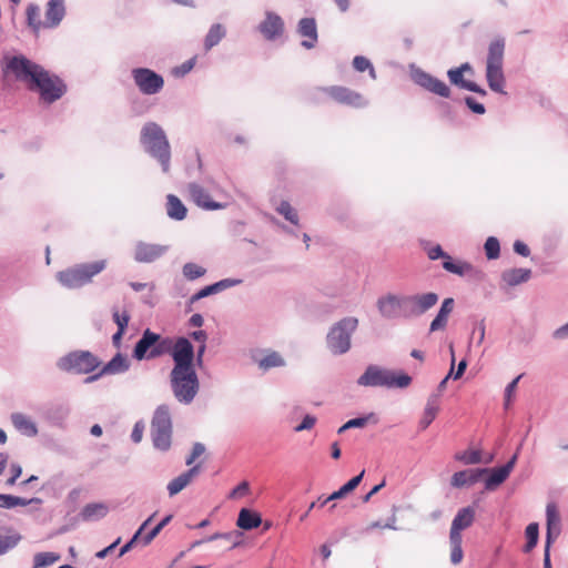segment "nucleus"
Masks as SVG:
<instances>
[{"label": "nucleus", "mask_w": 568, "mask_h": 568, "mask_svg": "<svg viewBox=\"0 0 568 568\" xmlns=\"http://www.w3.org/2000/svg\"><path fill=\"white\" fill-rule=\"evenodd\" d=\"M3 72L11 73L30 91L38 92L45 103L55 102L67 92V85L58 75L50 74L42 65L22 54L6 58Z\"/></svg>", "instance_id": "1"}, {"label": "nucleus", "mask_w": 568, "mask_h": 568, "mask_svg": "<svg viewBox=\"0 0 568 568\" xmlns=\"http://www.w3.org/2000/svg\"><path fill=\"white\" fill-rule=\"evenodd\" d=\"M144 151L155 159L164 173L170 171L171 146L164 130L155 122H146L140 133Z\"/></svg>", "instance_id": "2"}, {"label": "nucleus", "mask_w": 568, "mask_h": 568, "mask_svg": "<svg viewBox=\"0 0 568 568\" xmlns=\"http://www.w3.org/2000/svg\"><path fill=\"white\" fill-rule=\"evenodd\" d=\"M358 323L357 317L346 316L329 327L325 342L332 355L341 356L352 348V336L357 331Z\"/></svg>", "instance_id": "3"}, {"label": "nucleus", "mask_w": 568, "mask_h": 568, "mask_svg": "<svg viewBox=\"0 0 568 568\" xmlns=\"http://www.w3.org/2000/svg\"><path fill=\"white\" fill-rule=\"evenodd\" d=\"M410 383L412 377L408 374L377 365H368L357 379L359 386L366 387L406 388Z\"/></svg>", "instance_id": "4"}, {"label": "nucleus", "mask_w": 568, "mask_h": 568, "mask_svg": "<svg viewBox=\"0 0 568 568\" xmlns=\"http://www.w3.org/2000/svg\"><path fill=\"white\" fill-rule=\"evenodd\" d=\"M505 53V39L498 37L488 45L486 60V80L491 91L506 94V79L503 71Z\"/></svg>", "instance_id": "5"}, {"label": "nucleus", "mask_w": 568, "mask_h": 568, "mask_svg": "<svg viewBox=\"0 0 568 568\" xmlns=\"http://www.w3.org/2000/svg\"><path fill=\"white\" fill-rule=\"evenodd\" d=\"M174 342L171 337H162L150 328L143 331L140 339L135 343L132 357L136 361L154 359L173 349Z\"/></svg>", "instance_id": "6"}, {"label": "nucleus", "mask_w": 568, "mask_h": 568, "mask_svg": "<svg viewBox=\"0 0 568 568\" xmlns=\"http://www.w3.org/2000/svg\"><path fill=\"white\" fill-rule=\"evenodd\" d=\"M170 386L174 398L183 405H190L200 390V381L195 368L171 369Z\"/></svg>", "instance_id": "7"}, {"label": "nucleus", "mask_w": 568, "mask_h": 568, "mask_svg": "<svg viewBox=\"0 0 568 568\" xmlns=\"http://www.w3.org/2000/svg\"><path fill=\"white\" fill-rule=\"evenodd\" d=\"M172 417L169 405H159L151 419V438L153 447L160 452H168L172 445Z\"/></svg>", "instance_id": "8"}, {"label": "nucleus", "mask_w": 568, "mask_h": 568, "mask_svg": "<svg viewBox=\"0 0 568 568\" xmlns=\"http://www.w3.org/2000/svg\"><path fill=\"white\" fill-rule=\"evenodd\" d=\"M106 266L105 260L77 264L57 274L59 283L67 288H79L89 284Z\"/></svg>", "instance_id": "9"}, {"label": "nucleus", "mask_w": 568, "mask_h": 568, "mask_svg": "<svg viewBox=\"0 0 568 568\" xmlns=\"http://www.w3.org/2000/svg\"><path fill=\"white\" fill-rule=\"evenodd\" d=\"M420 245L424 251L427 253V256L432 261H436L438 258H443V268L449 273L459 275V276H469L474 280L481 281L485 274L475 268L468 262H455L453 258L444 252L439 244L430 245V242L426 240H420Z\"/></svg>", "instance_id": "10"}, {"label": "nucleus", "mask_w": 568, "mask_h": 568, "mask_svg": "<svg viewBox=\"0 0 568 568\" xmlns=\"http://www.w3.org/2000/svg\"><path fill=\"white\" fill-rule=\"evenodd\" d=\"M521 446L523 443H520L516 453L506 464L493 468H478V479L479 483L484 484V489L486 491H494L508 478L516 465Z\"/></svg>", "instance_id": "11"}, {"label": "nucleus", "mask_w": 568, "mask_h": 568, "mask_svg": "<svg viewBox=\"0 0 568 568\" xmlns=\"http://www.w3.org/2000/svg\"><path fill=\"white\" fill-rule=\"evenodd\" d=\"M100 364L99 358L89 351L71 352L58 362V366L62 371L77 374H89L99 367Z\"/></svg>", "instance_id": "12"}, {"label": "nucleus", "mask_w": 568, "mask_h": 568, "mask_svg": "<svg viewBox=\"0 0 568 568\" xmlns=\"http://www.w3.org/2000/svg\"><path fill=\"white\" fill-rule=\"evenodd\" d=\"M132 78L140 92L145 95L159 93L164 87L163 77L148 68H135Z\"/></svg>", "instance_id": "13"}, {"label": "nucleus", "mask_w": 568, "mask_h": 568, "mask_svg": "<svg viewBox=\"0 0 568 568\" xmlns=\"http://www.w3.org/2000/svg\"><path fill=\"white\" fill-rule=\"evenodd\" d=\"M376 306L385 320L407 318L405 295L388 293L377 300Z\"/></svg>", "instance_id": "14"}, {"label": "nucleus", "mask_w": 568, "mask_h": 568, "mask_svg": "<svg viewBox=\"0 0 568 568\" xmlns=\"http://www.w3.org/2000/svg\"><path fill=\"white\" fill-rule=\"evenodd\" d=\"M407 318L419 317L439 301V295L435 292L417 293L405 295Z\"/></svg>", "instance_id": "15"}, {"label": "nucleus", "mask_w": 568, "mask_h": 568, "mask_svg": "<svg viewBox=\"0 0 568 568\" xmlns=\"http://www.w3.org/2000/svg\"><path fill=\"white\" fill-rule=\"evenodd\" d=\"M173 359L172 369H187L194 367L195 349L189 338L181 336L174 342L171 352Z\"/></svg>", "instance_id": "16"}, {"label": "nucleus", "mask_w": 568, "mask_h": 568, "mask_svg": "<svg viewBox=\"0 0 568 568\" xmlns=\"http://www.w3.org/2000/svg\"><path fill=\"white\" fill-rule=\"evenodd\" d=\"M412 78L417 85L425 89L426 91L432 92L442 98H450L452 91L449 87L444 81L432 75L430 73L422 69H416L412 73Z\"/></svg>", "instance_id": "17"}, {"label": "nucleus", "mask_w": 568, "mask_h": 568, "mask_svg": "<svg viewBox=\"0 0 568 568\" xmlns=\"http://www.w3.org/2000/svg\"><path fill=\"white\" fill-rule=\"evenodd\" d=\"M325 92L336 102L351 105L354 108H363L367 105V101L362 94L348 88L333 85L325 89Z\"/></svg>", "instance_id": "18"}, {"label": "nucleus", "mask_w": 568, "mask_h": 568, "mask_svg": "<svg viewBox=\"0 0 568 568\" xmlns=\"http://www.w3.org/2000/svg\"><path fill=\"white\" fill-rule=\"evenodd\" d=\"M285 24L281 16L273 11L265 12V19L258 24V31L268 41H274L284 33Z\"/></svg>", "instance_id": "19"}, {"label": "nucleus", "mask_w": 568, "mask_h": 568, "mask_svg": "<svg viewBox=\"0 0 568 568\" xmlns=\"http://www.w3.org/2000/svg\"><path fill=\"white\" fill-rule=\"evenodd\" d=\"M168 251V246L139 242L135 246L134 260L140 263H152Z\"/></svg>", "instance_id": "20"}, {"label": "nucleus", "mask_w": 568, "mask_h": 568, "mask_svg": "<svg viewBox=\"0 0 568 568\" xmlns=\"http://www.w3.org/2000/svg\"><path fill=\"white\" fill-rule=\"evenodd\" d=\"M297 33L306 38L301 42L305 49H313L318 40L317 26L314 18H302L297 23Z\"/></svg>", "instance_id": "21"}, {"label": "nucleus", "mask_w": 568, "mask_h": 568, "mask_svg": "<svg viewBox=\"0 0 568 568\" xmlns=\"http://www.w3.org/2000/svg\"><path fill=\"white\" fill-rule=\"evenodd\" d=\"M189 193L193 200V202L204 209V210H220L225 205L219 202L211 200L210 194L204 190V187L197 183L189 184Z\"/></svg>", "instance_id": "22"}, {"label": "nucleus", "mask_w": 568, "mask_h": 568, "mask_svg": "<svg viewBox=\"0 0 568 568\" xmlns=\"http://www.w3.org/2000/svg\"><path fill=\"white\" fill-rule=\"evenodd\" d=\"M71 408L67 403H52L48 405L43 410L44 418L52 425L63 427Z\"/></svg>", "instance_id": "23"}, {"label": "nucleus", "mask_w": 568, "mask_h": 568, "mask_svg": "<svg viewBox=\"0 0 568 568\" xmlns=\"http://www.w3.org/2000/svg\"><path fill=\"white\" fill-rule=\"evenodd\" d=\"M454 306L455 300L453 297H447L442 302V305L435 318L430 322L429 333H434L446 328L449 315L452 314Z\"/></svg>", "instance_id": "24"}, {"label": "nucleus", "mask_w": 568, "mask_h": 568, "mask_svg": "<svg viewBox=\"0 0 568 568\" xmlns=\"http://www.w3.org/2000/svg\"><path fill=\"white\" fill-rule=\"evenodd\" d=\"M547 536L546 544L551 545L560 534V515L554 503L547 505Z\"/></svg>", "instance_id": "25"}, {"label": "nucleus", "mask_w": 568, "mask_h": 568, "mask_svg": "<svg viewBox=\"0 0 568 568\" xmlns=\"http://www.w3.org/2000/svg\"><path fill=\"white\" fill-rule=\"evenodd\" d=\"M474 518L475 510L473 507L460 509L452 523L450 535L462 536L460 531L471 526Z\"/></svg>", "instance_id": "26"}, {"label": "nucleus", "mask_w": 568, "mask_h": 568, "mask_svg": "<svg viewBox=\"0 0 568 568\" xmlns=\"http://www.w3.org/2000/svg\"><path fill=\"white\" fill-rule=\"evenodd\" d=\"M200 471V465H195L187 469L186 471L182 473L178 477H175L173 480H171L168 485V490L170 496H174L179 494L184 487H186L193 477L197 475Z\"/></svg>", "instance_id": "27"}, {"label": "nucleus", "mask_w": 568, "mask_h": 568, "mask_svg": "<svg viewBox=\"0 0 568 568\" xmlns=\"http://www.w3.org/2000/svg\"><path fill=\"white\" fill-rule=\"evenodd\" d=\"M65 14L63 0H50L45 11L47 27L54 28L59 26Z\"/></svg>", "instance_id": "28"}, {"label": "nucleus", "mask_w": 568, "mask_h": 568, "mask_svg": "<svg viewBox=\"0 0 568 568\" xmlns=\"http://www.w3.org/2000/svg\"><path fill=\"white\" fill-rule=\"evenodd\" d=\"M130 369V361L122 353H116L103 367L102 374L115 375Z\"/></svg>", "instance_id": "29"}, {"label": "nucleus", "mask_w": 568, "mask_h": 568, "mask_svg": "<svg viewBox=\"0 0 568 568\" xmlns=\"http://www.w3.org/2000/svg\"><path fill=\"white\" fill-rule=\"evenodd\" d=\"M477 483H479L478 468L456 471L450 480V485L456 488L471 487Z\"/></svg>", "instance_id": "30"}, {"label": "nucleus", "mask_w": 568, "mask_h": 568, "mask_svg": "<svg viewBox=\"0 0 568 568\" xmlns=\"http://www.w3.org/2000/svg\"><path fill=\"white\" fill-rule=\"evenodd\" d=\"M531 277V270L529 268H510L501 273V280L508 286H517L521 283H526Z\"/></svg>", "instance_id": "31"}, {"label": "nucleus", "mask_w": 568, "mask_h": 568, "mask_svg": "<svg viewBox=\"0 0 568 568\" xmlns=\"http://www.w3.org/2000/svg\"><path fill=\"white\" fill-rule=\"evenodd\" d=\"M254 362L257 364L258 368L263 372H267L271 368L283 367L285 366V359L283 356L276 351H267L266 354L261 357H254Z\"/></svg>", "instance_id": "32"}, {"label": "nucleus", "mask_w": 568, "mask_h": 568, "mask_svg": "<svg viewBox=\"0 0 568 568\" xmlns=\"http://www.w3.org/2000/svg\"><path fill=\"white\" fill-rule=\"evenodd\" d=\"M11 420L14 427L22 434L29 437H33L38 434V427L36 423L22 413L12 414Z\"/></svg>", "instance_id": "33"}, {"label": "nucleus", "mask_w": 568, "mask_h": 568, "mask_svg": "<svg viewBox=\"0 0 568 568\" xmlns=\"http://www.w3.org/2000/svg\"><path fill=\"white\" fill-rule=\"evenodd\" d=\"M166 213L172 220L182 221L185 219L187 210L176 195L169 194L166 196Z\"/></svg>", "instance_id": "34"}, {"label": "nucleus", "mask_w": 568, "mask_h": 568, "mask_svg": "<svg viewBox=\"0 0 568 568\" xmlns=\"http://www.w3.org/2000/svg\"><path fill=\"white\" fill-rule=\"evenodd\" d=\"M262 523L261 515L257 511L243 508L236 521V525L244 530L257 528Z\"/></svg>", "instance_id": "35"}, {"label": "nucleus", "mask_w": 568, "mask_h": 568, "mask_svg": "<svg viewBox=\"0 0 568 568\" xmlns=\"http://www.w3.org/2000/svg\"><path fill=\"white\" fill-rule=\"evenodd\" d=\"M455 459L463 463L464 465H477L483 462L485 464H489L493 462L494 455H489V457L484 460L479 449H469L456 453Z\"/></svg>", "instance_id": "36"}, {"label": "nucleus", "mask_w": 568, "mask_h": 568, "mask_svg": "<svg viewBox=\"0 0 568 568\" xmlns=\"http://www.w3.org/2000/svg\"><path fill=\"white\" fill-rule=\"evenodd\" d=\"M226 36V29L221 23H214L210 27L209 32L204 38V50L210 51L217 45L221 40Z\"/></svg>", "instance_id": "37"}, {"label": "nucleus", "mask_w": 568, "mask_h": 568, "mask_svg": "<svg viewBox=\"0 0 568 568\" xmlns=\"http://www.w3.org/2000/svg\"><path fill=\"white\" fill-rule=\"evenodd\" d=\"M109 511V508L103 503L88 504L81 511L83 520L93 521L103 518Z\"/></svg>", "instance_id": "38"}, {"label": "nucleus", "mask_w": 568, "mask_h": 568, "mask_svg": "<svg viewBox=\"0 0 568 568\" xmlns=\"http://www.w3.org/2000/svg\"><path fill=\"white\" fill-rule=\"evenodd\" d=\"M155 517V513L152 514L148 519L143 521L140 528L135 531L133 537L120 549L119 557H122L128 551H130L135 545L142 544V537L145 535L144 531L148 529L153 518Z\"/></svg>", "instance_id": "39"}, {"label": "nucleus", "mask_w": 568, "mask_h": 568, "mask_svg": "<svg viewBox=\"0 0 568 568\" xmlns=\"http://www.w3.org/2000/svg\"><path fill=\"white\" fill-rule=\"evenodd\" d=\"M365 470H362L357 476L351 478L339 489L332 491L328 495H321L320 497H345L347 494L353 491L362 481Z\"/></svg>", "instance_id": "40"}, {"label": "nucleus", "mask_w": 568, "mask_h": 568, "mask_svg": "<svg viewBox=\"0 0 568 568\" xmlns=\"http://www.w3.org/2000/svg\"><path fill=\"white\" fill-rule=\"evenodd\" d=\"M27 23L34 31L38 32L41 27L40 8L34 3L27 7Z\"/></svg>", "instance_id": "41"}, {"label": "nucleus", "mask_w": 568, "mask_h": 568, "mask_svg": "<svg viewBox=\"0 0 568 568\" xmlns=\"http://www.w3.org/2000/svg\"><path fill=\"white\" fill-rule=\"evenodd\" d=\"M182 273L186 280L194 281L202 277L206 273V270L195 263L189 262L183 265Z\"/></svg>", "instance_id": "42"}, {"label": "nucleus", "mask_w": 568, "mask_h": 568, "mask_svg": "<svg viewBox=\"0 0 568 568\" xmlns=\"http://www.w3.org/2000/svg\"><path fill=\"white\" fill-rule=\"evenodd\" d=\"M526 538L527 544L525 545L524 551L529 552L537 545L538 536H539V527L538 524L531 523L526 527Z\"/></svg>", "instance_id": "43"}, {"label": "nucleus", "mask_w": 568, "mask_h": 568, "mask_svg": "<svg viewBox=\"0 0 568 568\" xmlns=\"http://www.w3.org/2000/svg\"><path fill=\"white\" fill-rule=\"evenodd\" d=\"M450 541V561L454 565L459 564L463 560V549H462V536H452L449 535Z\"/></svg>", "instance_id": "44"}, {"label": "nucleus", "mask_w": 568, "mask_h": 568, "mask_svg": "<svg viewBox=\"0 0 568 568\" xmlns=\"http://www.w3.org/2000/svg\"><path fill=\"white\" fill-rule=\"evenodd\" d=\"M172 517V515L165 516L150 531H144L145 535L142 537V546H148L160 534V531L171 521Z\"/></svg>", "instance_id": "45"}, {"label": "nucleus", "mask_w": 568, "mask_h": 568, "mask_svg": "<svg viewBox=\"0 0 568 568\" xmlns=\"http://www.w3.org/2000/svg\"><path fill=\"white\" fill-rule=\"evenodd\" d=\"M374 417V414L371 413L366 416H361V417H356V418H352L349 420H347L344 425H342L337 433L338 434H343L345 433L346 430L351 429V428H363L367 425L368 420L371 418Z\"/></svg>", "instance_id": "46"}, {"label": "nucleus", "mask_w": 568, "mask_h": 568, "mask_svg": "<svg viewBox=\"0 0 568 568\" xmlns=\"http://www.w3.org/2000/svg\"><path fill=\"white\" fill-rule=\"evenodd\" d=\"M447 77L452 84L463 90H466L471 82L464 78V73L458 68L449 69L447 71Z\"/></svg>", "instance_id": "47"}, {"label": "nucleus", "mask_w": 568, "mask_h": 568, "mask_svg": "<svg viewBox=\"0 0 568 568\" xmlns=\"http://www.w3.org/2000/svg\"><path fill=\"white\" fill-rule=\"evenodd\" d=\"M59 555L54 552H39L34 556L33 568H43L59 560Z\"/></svg>", "instance_id": "48"}, {"label": "nucleus", "mask_w": 568, "mask_h": 568, "mask_svg": "<svg viewBox=\"0 0 568 568\" xmlns=\"http://www.w3.org/2000/svg\"><path fill=\"white\" fill-rule=\"evenodd\" d=\"M485 253L488 260H496L500 254V244L497 237L489 236L484 245Z\"/></svg>", "instance_id": "49"}, {"label": "nucleus", "mask_w": 568, "mask_h": 568, "mask_svg": "<svg viewBox=\"0 0 568 568\" xmlns=\"http://www.w3.org/2000/svg\"><path fill=\"white\" fill-rule=\"evenodd\" d=\"M277 212L291 223H298L297 212L292 207V205L287 201H282L280 203V205L277 206Z\"/></svg>", "instance_id": "50"}, {"label": "nucleus", "mask_w": 568, "mask_h": 568, "mask_svg": "<svg viewBox=\"0 0 568 568\" xmlns=\"http://www.w3.org/2000/svg\"><path fill=\"white\" fill-rule=\"evenodd\" d=\"M240 537V534L237 531L226 532V534H214L210 536L206 541H213L220 538L225 539L226 541L231 542V548L236 547L240 541L237 540Z\"/></svg>", "instance_id": "51"}, {"label": "nucleus", "mask_w": 568, "mask_h": 568, "mask_svg": "<svg viewBox=\"0 0 568 568\" xmlns=\"http://www.w3.org/2000/svg\"><path fill=\"white\" fill-rule=\"evenodd\" d=\"M437 413H438V409H434L430 406L425 407L423 417L419 420L420 430H425L433 423Z\"/></svg>", "instance_id": "52"}, {"label": "nucleus", "mask_w": 568, "mask_h": 568, "mask_svg": "<svg viewBox=\"0 0 568 568\" xmlns=\"http://www.w3.org/2000/svg\"><path fill=\"white\" fill-rule=\"evenodd\" d=\"M242 283V280L239 278H223L219 282L212 284V287L215 293H220L226 288H231Z\"/></svg>", "instance_id": "53"}, {"label": "nucleus", "mask_w": 568, "mask_h": 568, "mask_svg": "<svg viewBox=\"0 0 568 568\" xmlns=\"http://www.w3.org/2000/svg\"><path fill=\"white\" fill-rule=\"evenodd\" d=\"M316 422H317V418L314 415L306 414L303 417L302 422L297 426L294 427V432L301 433L304 430H310L315 426Z\"/></svg>", "instance_id": "54"}, {"label": "nucleus", "mask_w": 568, "mask_h": 568, "mask_svg": "<svg viewBox=\"0 0 568 568\" xmlns=\"http://www.w3.org/2000/svg\"><path fill=\"white\" fill-rule=\"evenodd\" d=\"M112 317L114 323L118 326V329L125 331L130 321V315L126 311L123 313H119L116 310H113Z\"/></svg>", "instance_id": "55"}, {"label": "nucleus", "mask_w": 568, "mask_h": 568, "mask_svg": "<svg viewBox=\"0 0 568 568\" xmlns=\"http://www.w3.org/2000/svg\"><path fill=\"white\" fill-rule=\"evenodd\" d=\"M464 102L467 108L475 114H484L486 112L485 105L476 101V99L473 97H465Z\"/></svg>", "instance_id": "56"}, {"label": "nucleus", "mask_w": 568, "mask_h": 568, "mask_svg": "<svg viewBox=\"0 0 568 568\" xmlns=\"http://www.w3.org/2000/svg\"><path fill=\"white\" fill-rule=\"evenodd\" d=\"M205 453V446L202 443H195L193 445L190 456L185 459L187 466L192 465L196 458Z\"/></svg>", "instance_id": "57"}, {"label": "nucleus", "mask_w": 568, "mask_h": 568, "mask_svg": "<svg viewBox=\"0 0 568 568\" xmlns=\"http://www.w3.org/2000/svg\"><path fill=\"white\" fill-rule=\"evenodd\" d=\"M33 499H0V508H14L17 506H27Z\"/></svg>", "instance_id": "58"}, {"label": "nucleus", "mask_w": 568, "mask_h": 568, "mask_svg": "<svg viewBox=\"0 0 568 568\" xmlns=\"http://www.w3.org/2000/svg\"><path fill=\"white\" fill-rule=\"evenodd\" d=\"M213 294H216V293L214 292L212 284L204 286L203 288H201L200 291H197L195 294H193L190 297V304H193V303H195L204 297L211 296Z\"/></svg>", "instance_id": "59"}, {"label": "nucleus", "mask_w": 568, "mask_h": 568, "mask_svg": "<svg viewBox=\"0 0 568 568\" xmlns=\"http://www.w3.org/2000/svg\"><path fill=\"white\" fill-rule=\"evenodd\" d=\"M144 428L145 425L142 420H139L134 424L131 433V439L133 443L139 444L142 440Z\"/></svg>", "instance_id": "60"}, {"label": "nucleus", "mask_w": 568, "mask_h": 568, "mask_svg": "<svg viewBox=\"0 0 568 568\" xmlns=\"http://www.w3.org/2000/svg\"><path fill=\"white\" fill-rule=\"evenodd\" d=\"M371 61L363 55H356L353 60V67L358 72L366 71L368 68H371Z\"/></svg>", "instance_id": "61"}, {"label": "nucleus", "mask_w": 568, "mask_h": 568, "mask_svg": "<svg viewBox=\"0 0 568 568\" xmlns=\"http://www.w3.org/2000/svg\"><path fill=\"white\" fill-rule=\"evenodd\" d=\"M248 491L250 484L248 481L243 480L229 493L227 497H236L237 495H244L247 494Z\"/></svg>", "instance_id": "62"}, {"label": "nucleus", "mask_w": 568, "mask_h": 568, "mask_svg": "<svg viewBox=\"0 0 568 568\" xmlns=\"http://www.w3.org/2000/svg\"><path fill=\"white\" fill-rule=\"evenodd\" d=\"M194 64H195V58L186 60L185 62H183L180 67H178L175 69V74L182 75V77L187 74L194 68Z\"/></svg>", "instance_id": "63"}, {"label": "nucleus", "mask_w": 568, "mask_h": 568, "mask_svg": "<svg viewBox=\"0 0 568 568\" xmlns=\"http://www.w3.org/2000/svg\"><path fill=\"white\" fill-rule=\"evenodd\" d=\"M552 337L555 339H566L568 338V322L560 327L556 328L552 333Z\"/></svg>", "instance_id": "64"}]
</instances>
